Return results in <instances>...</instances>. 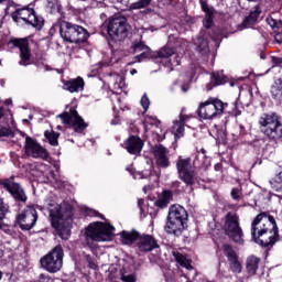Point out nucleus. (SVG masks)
I'll list each match as a JSON object with an SVG mask.
<instances>
[{"mask_svg":"<svg viewBox=\"0 0 282 282\" xmlns=\"http://www.w3.org/2000/svg\"><path fill=\"white\" fill-rule=\"evenodd\" d=\"M185 226L186 225H184V223L182 221L167 219L164 229L167 235H174V237H180V235H182V232L184 231Z\"/></svg>","mask_w":282,"mask_h":282,"instance_id":"4be33fe9","label":"nucleus"},{"mask_svg":"<svg viewBox=\"0 0 282 282\" xmlns=\"http://www.w3.org/2000/svg\"><path fill=\"white\" fill-rule=\"evenodd\" d=\"M116 228L107 223H91L86 228V239L89 241H111Z\"/></svg>","mask_w":282,"mask_h":282,"instance_id":"423d86ee","label":"nucleus"},{"mask_svg":"<svg viewBox=\"0 0 282 282\" xmlns=\"http://www.w3.org/2000/svg\"><path fill=\"white\" fill-rule=\"evenodd\" d=\"M133 52H151V48L144 43L139 42L132 46Z\"/></svg>","mask_w":282,"mask_h":282,"instance_id":"a19ab883","label":"nucleus"},{"mask_svg":"<svg viewBox=\"0 0 282 282\" xmlns=\"http://www.w3.org/2000/svg\"><path fill=\"white\" fill-rule=\"evenodd\" d=\"M152 153L159 166L166 169L171 164V162H169V156H166V148H164V145L159 144L152 147Z\"/></svg>","mask_w":282,"mask_h":282,"instance_id":"6ab92c4d","label":"nucleus"},{"mask_svg":"<svg viewBox=\"0 0 282 282\" xmlns=\"http://www.w3.org/2000/svg\"><path fill=\"white\" fill-rule=\"evenodd\" d=\"M175 54V51L173 48L163 47L158 53V58H171Z\"/></svg>","mask_w":282,"mask_h":282,"instance_id":"72a5a7b5","label":"nucleus"},{"mask_svg":"<svg viewBox=\"0 0 282 282\" xmlns=\"http://www.w3.org/2000/svg\"><path fill=\"white\" fill-rule=\"evenodd\" d=\"M139 250L140 252H151V250H155V248H160L158 245V240L152 236L145 235L139 238Z\"/></svg>","mask_w":282,"mask_h":282,"instance_id":"aec40b11","label":"nucleus"},{"mask_svg":"<svg viewBox=\"0 0 282 282\" xmlns=\"http://www.w3.org/2000/svg\"><path fill=\"white\" fill-rule=\"evenodd\" d=\"M223 252L225 257H227L228 261L237 259V253H235V250H232V247H230V245H224Z\"/></svg>","mask_w":282,"mask_h":282,"instance_id":"f704fd0d","label":"nucleus"},{"mask_svg":"<svg viewBox=\"0 0 282 282\" xmlns=\"http://www.w3.org/2000/svg\"><path fill=\"white\" fill-rule=\"evenodd\" d=\"M10 213V206L6 205L3 203V199L0 198V230L3 228V219H6V216Z\"/></svg>","mask_w":282,"mask_h":282,"instance_id":"7c9ffc66","label":"nucleus"},{"mask_svg":"<svg viewBox=\"0 0 282 282\" xmlns=\"http://www.w3.org/2000/svg\"><path fill=\"white\" fill-rule=\"evenodd\" d=\"M226 107L228 104H224L221 99L209 98L199 105L197 113L203 120H215L224 113Z\"/></svg>","mask_w":282,"mask_h":282,"instance_id":"0eeeda50","label":"nucleus"},{"mask_svg":"<svg viewBox=\"0 0 282 282\" xmlns=\"http://www.w3.org/2000/svg\"><path fill=\"white\" fill-rule=\"evenodd\" d=\"M0 280H1V272H0Z\"/></svg>","mask_w":282,"mask_h":282,"instance_id":"0e129e2a","label":"nucleus"},{"mask_svg":"<svg viewBox=\"0 0 282 282\" xmlns=\"http://www.w3.org/2000/svg\"><path fill=\"white\" fill-rule=\"evenodd\" d=\"M12 180L13 178L0 180V186L6 187L7 191H9L12 195L13 199H15V202H28V196L25 195L23 187L19 185V183H14Z\"/></svg>","mask_w":282,"mask_h":282,"instance_id":"4468645a","label":"nucleus"},{"mask_svg":"<svg viewBox=\"0 0 282 282\" xmlns=\"http://www.w3.org/2000/svg\"><path fill=\"white\" fill-rule=\"evenodd\" d=\"M251 236L256 243L263 248H272L279 241V227L274 217L265 213L259 214L251 223Z\"/></svg>","mask_w":282,"mask_h":282,"instance_id":"f257e3e1","label":"nucleus"},{"mask_svg":"<svg viewBox=\"0 0 282 282\" xmlns=\"http://www.w3.org/2000/svg\"><path fill=\"white\" fill-rule=\"evenodd\" d=\"M39 282H52V279H50V275L42 273L39 276Z\"/></svg>","mask_w":282,"mask_h":282,"instance_id":"8fccbe9b","label":"nucleus"},{"mask_svg":"<svg viewBox=\"0 0 282 282\" xmlns=\"http://www.w3.org/2000/svg\"><path fill=\"white\" fill-rule=\"evenodd\" d=\"M44 135L48 141V143L51 144V147H58V135H59L58 133L54 131H45Z\"/></svg>","mask_w":282,"mask_h":282,"instance_id":"2f4dec72","label":"nucleus"},{"mask_svg":"<svg viewBox=\"0 0 282 282\" xmlns=\"http://www.w3.org/2000/svg\"><path fill=\"white\" fill-rule=\"evenodd\" d=\"M169 65H171V67H177V65H180V59H174V61H170Z\"/></svg>","mask_w":282,"mask_h":282,"instance_id":"864d4df0","label":"nucleus"},{"mask_svg":"<svg viewBox=\"0 0 282 282\" xmlns=\"http://www.w3.org/2000/svg\"><path fill=\"white\" fill-rule=\"evenodd\" d=\"M4 113H3V108L0 107V120L1 118H3Z\"/></svg>","mask_w":282,"mask_h":282,"instance_id":"6e6d98bb","label":"nucleus"},{"mask_svg":"<svg viewBox=\"0 0 282 282\" xmlns=\"http://www.w3.org/2000/svg\"><path fill=\"white\" fill-rule=\"evenodd\" d=\"M121 242L123 246H131V243H135L140 238V232L132 230V231H122L120 234Z\"/></svg>","mask_w":282,"mask_h":282,"instance_id":"a878e982","label":"nucleus"},{"mask_svg":"<svg viewBox=\"0 0 282 282\" xmlns=\"http://www.w3.org/2000/svg\"><path fill=\"white\" fill-rule=\"evenodd\" d=\"M271 98L278 105H282V78H278L271 86Z\"/></svg>","mask_w":282,"mask_h":282,"instance_id":"b1692460","label":"nucleus"},{"mask_svg":"<svg viewBox=\"0 0 282 282\" xmlns=\"http://www.w3.org/2000/svg\"><path fill=\"white\" fill-rule=\"evenodd\" d=\"M191 120V116L186 115V109H182L178 116V119L174 121L172 127V133H174L175 139L184 137V127H186V122Z\"/></svg>","mask_w":282,"mask_h":282,"instance_id":"f3484780","label":"nucleus"},{"mask_svg":"<svg viewBox=\"0 0 282 282\" xmlns=\"http://www.w3.org/2000/svg\"><path fill=\"white\" fill-rule=\"evenodd\" d=\"M100 218H101V219H105V216L100 215Z\"/></svg>","mask_w":282,"mask_h":282,"instance_id":"680f3d73","label":"nucleus"},{"mask_svg":"<svg viewBox=\"0 0 282 282\" xmlns=\"http://www.w3.org/2000/svg\"><path fill=\"white\" fill-rule=\"evenodd\" d=\"M204 26L207 29V30H210V28H213V18H207L204 22Z\"/></svg>","mask_w":282,"mask_h":282,"instance_id":"3c124183","label":"nucleus"},{"mask_svg":"<svg viewBox=\"0 0 282 282\" xmlns=\"http://www.w3.org/2000/svg\"><path fill=\"white\" fill-rule=\"evenodd\" d=\"M153 0H138L130 4V10H142L144 8H149Z\"/></svg>","mask_w":282,"mask_h":282,"instance_id":"473e14b6","label":"nucleus"},{"mask_svg":"<svg viewBox=\"0 0 282 282\" xmlns=\"http://www.w3.org/2000/svg\"><path fill=\"white\" fill-rule=\"evenodd\" d=\"M225 232L229 239H232L236 243H243V229L239 224V215L237 213L229 212L225 216Z\"/></svg>","mask_w":282,"mask_h":282,"instance_id":"6e6552de","label":"nucleus"},{"mask_svg":"<svg viewBox=\"0 0 282 282\" xmlns=\"http://www.w3.org/2000/svg\"><path fill=\"white\" fill-rule=\"evenodd\" d=\"M175 260L177 261V263H180V265H182L183 268H186L187 270H191V263L188 262V260H186V257H184L182 253H176L174 254Z\"/></svg>","mask_w":282,"mask_h":282,"instance_id":"c9c22d12","label":"nucleus"},{"mask_svg":"<svg viewBox=\"0 0 282 282\" xmlns=\"http://www.w3.org/2000/svg\"><path fill=\"white\" fill-rule=\"evenodd\" d=\"M267 23L274 30V28H278L276 20H274L272 17L267 18Z\"/></svg>","mask_w":282,"mask_h":282,"instance_id":"de8ad7c7","label":"nucleus"},{"mask_svg":"<svg viewBox=\"0 0 282 282\" xmlns=\"http://www.w3.org/2000/svg\"><path fill=\"white\" fill-rule=\"evenodd\" d=\"M63 247L56 246L48 254L41 259L40 263L46 272L55 274L63 268Z\"/></svg>","mask_w":282,"mask_h":282,"instance_id":"1a4fd4ad","label":"nucleus"},{"mask_svg":"<svg viewBox=\"0 0 282 282\" xmlns=\"http://www.w3.org/2000/svg\"><path fill=\"white\" fill-rule=\"evenodd\" d=\"M111 124H116V121L112 120V121H111Z\"/></svg>","mask_w":282,"mask_h":282,"instance_id":"052dcab7","label":"nucleus"},{"mask_svg":"<svg viewBox=\"0 0 282 282\" xmlns=\"http://www.w3.org/2000/svg\"><path fill=\"white\" fill-rule=\"evenodd\" d=\"M149 105H151V102L149 101V97L147 95H143L141 98V107H143L144 111L149 109Z\"/></svg>","mask_w":282,"mask_h":282,"instance_id":"c03bdc74","label":"nucleus"},{"mask_svg":"<svg viewBox=\"0 0 282 282\" xmlns=\"http://www.w3.org/2000/svg\"><path fill=\"white\" fill-rule=\"evenodd\" d=\"M64 89L70 94L83 91L85 89V80L82 77L70 79L64 83Z\"/></svg>","mask_w":282,"mask_h":282,"instance_id":"5701e85b","label":"nucleus"},{"mask_svg":"<svg viewBox=\"0 0 282 282\" xmlns=\"http://www.w3.org/2000/svg\"><path fill=\"white\" fill-rule=\"evenodd\" d=\"M57 118H61L64 124H70L75 131L79 133L85 131L88 127L83 117L78 116V111L74 108H72L69 112L58 115Z\"/></svg>","mask_w":282,"mask_h":282,"instance_id":"f8f14e48","label":"nucleus"},{"mask_svg":"<svg viewBox=\"0 0 282 282\" xmlns=\"http://www.w3.org/2000/svg\"><path fill=\"white\" fill-rule=\"evenodd\" d=\"M110 280L112 282H135V278L132 274L124 275V272L122 270H120L117 274L110 273Z\"/></svg>","mask_w":282,"mask_h":282,"instance_id":"c756f323","label":"nucleus"},{"mask_svg":"<svg viewBox=\"0 0 282 282\" xmlns=\"http://www.w3.org/2000/svg\"><path fill=\"white\" fill-rule=\"evenodd\" d=\"M270 184H271L273 191L279 193V191H281V188H282V178L279 180V175H278L274 180L270 181Z\"/></svg>","mask_w":282,"mask_h":282,"instance_id":"79ce46f5","label":"nucleus"},{"mask_svg":"<svg viewBox=\"0 0 282 282\" xmlns=\"http://www.w3.org/2000/svg\"><path fill=\"white\" fill-rule=\"evenodd\" d=\"M171 199H173V194L171 191H164L161 197H159L155 202V206H159V208H166V206L171 204Z\"/></svg>","mask_w":282,"mask_h":282,"instance_id":"bb28decb","label":"nucleus"},{"mask_svg":"<svg viewBox=\"0 0 282 282\" xmlns=\"http://www.w3.org/2000/svg\"><path fill=\"white\" fill-rule=\"evenodd\" d=\"M0 138H14V131L8 127L0 126Z\"/></svg>","mask_w":282,"mask_h":282,"instance_id":"ea45409f","label":"nucleus"},{"mask_svg":"<svg viewBox=\"0 0 282 282\" xmlns=\"http://www.w3.org/2000/svg\"><path fill=\"white\" fill-rule=\"evenodd\" d=\"M167 219H171L172 221H181L186 225V221H188V213L183 206L174 205L170 208Z\"/></svg>","mask_w":282,"mask_h":282,"instance_id":"a211bd4d","label":"nucleus"},{"mask_svg":"<svg viewBox=\"0 0 282 282\" xmlns=\"http://www.w3.org/2000/svg\"><path fill=\"white\" fill-rule=\"evenodd\" d=\"M25 151L31 158H40L41 160L50 158V152L30 137L25 138Z\"/></svg>","mask_w":282,"mask_h":282,"instance_id":"2eb2a0df","label":"nucleus"},{"mask_svg":"<svg viewBox=\"0 0 282 282\" xmlns=\"http://www.w3.org/2000/svg\"><path fill=\"white\" fill-rule=\"evenodd\" d=\"M130 74H132V76H133V74H138V70L132 69V70L130 72Z\"/></svg>","mask_w":282,"mask_h":282,"instance_id":"4d7b16f0","label":"nucleus"},{"mask_svg":"<svg viewBox=\"0 0 282 282\" xmlns=\"http://www.w3.org/2000/svg\"><path fill=\"white\" fill-rule=\"evenodd\" d=\"M229 265L231 271H234L236 274H241V263L239 262V259L234 258L231 260H229Z\"/></svg>","mask_w":282,"mask_h":282,"instance_id":"e433bc0d","label":"nucleus"},{"mask_svg":"<svg viewBox=\"0 0 282 282\" xmlns=\"http://www.w3.org/2000/svg\"><path fill=\"white\" fill-rule=\"evenodd\" d=\"M200 6L204 12H207V14H210V12H213V10L208 7V3H206V1L200 0Z\"/></svg>","mask_w":282,"mask_h":282,"instance_id":"49530a36","label":"nucleus"},{"mask_svg":"<svg viewBox=\"0 0 282 282\" xmlns=\"http://www.w3.org/2000/svg\"><path fill=\"white\" fill-rule=\"evenodd\" d=\"M181 88L184 94H186V91H188V86L183 85V86H181Z\"/></svg>","mask_w":282,"mask_h":282,"instance_id":"5fc2aeb1","label":"nucleus"},{"mask_svg":"<svg viewBox=\"0 0 282 282\" xmlns=\"http://www.w3.org/2000/svg\"><path fill=\"white\" fill-rule=\"evenodd\" d=\"M272 63L274 65H282V57H272Z\"/></svg>","mask_w":282,"mask_h":282,"instance_id":"603ef678","label":"nucleus"},{"mask_svg":"<svg viewBox=\"0 0 282 282\" xmlns=\"http://www.w3.org/2000/svg\"><path fill=\"white\" fill-rule=\"evenodd\" d=\"M194 45L199 54H208V52H210V48L208 47V41L204 37H196L194 40Z\"/></svg>","mask_w":282,"mask_h":282,"instance_id":"cd10ccee","label":"nucleus"},{"mask_svg":"<svg viewBox=\"0 0 282 282\" xmlns=\"http://www.w3.org/2000/svg\"><path fill=\"white\" fill-rule=\"evenodd\" d=\"M59 34L65 43H74L75 45L85 43L89 39L87 29L68 21H62L59 23Z\"/></svg>","mask_w":282,"mask_h":282,"instance_id":"20e7f679","label":"nucleus"},{"mask_svg":"<svg viewBox=\"0 0 282 282\" xmlns=\"http://www.w3.org/2000/svg\"><path fill=\"white\" fill-rule=\"evenodd\" d=\"M6 0H0V3H3Z\"/></svg>","mask_w":282,"mask_h":282,"instance_id":"e2e57ef3","label":"nucleus"},{"mask_svg":"<svg viewBox=\"0 0 282 282\" xmlns=\"http://www.w3.org/2000/svg\"><path fill=\"white\" fill-rule=\"evenodd\" d=\"M48 213L51 224L59 237L64 240L69 239L72 234V207L66 204H51L48 205Z\"/></svg>","mask_w":282,"mask_h":282,"instance_id":"f03ea898","label":"nucleus"},{"mask_svg":"<svg viewBox=\"0 0 282 282\" xmlns=\"http://www.w3.org/2000/svg\"><path fill=\"white\" fill-rule=\"evenodd\" d=\"M12 45H14V47H19L20 50V62L19 65H22L23 67H28V65H30V58H31V54H30V44L28 43V40H12L11 41Z\"/></svg>","mask_w":282,"mask_h":282,"instance_id":"dca6fc26","label":"nucleus"},{"mask_svg":"<svg viewBox=\"0 0 282 282\" xmlns=\"http://www.w3.org/2000/svg\"><path fill=\"white\" fill-rule=\"evenodd\" d=\"M259 14H261V10L259 7H257L253 11L250 12V14L245 19L242 25L245 28H248L249 25H254L257 23V20L259 19Z\"/></svg>","mask_w":282,"mask_h":282,"instance_id":"c85d7f7f","label":"nucleus"},{"mask_svg":"<svg viewBox=\"0 0 282 282\" xmlns=\"http://www.w3.org/2000/svg\"><path fill=\"white\" fill-rule=\"evenodd\" d=\"M1 25H3V22H1V20H0V28H1Z\"/></svg>","mask_w":282,"mask_h":282,"instance_id":"bf43d9fd","label":"nucleus"},{"mask_svg":"<svg viewBox=\"0 0 282 282\" xmlns=\"http://www.w3.org/2000/svg\"><path fill=\"white\" fill-rule=\"evenodd\" d=\"M129 22L124 17L113 18L108 23V35L112 41H124L129 36Z\"/></svg>","mask_w":282,"mask_h":282,"instance_id":"9d476101","label":"nucleus"},{"mask_svg":"<svg viewBox=\"0 0 282 282\" xmlns=\"http://www.w3.org/2000/svg\"><path fill=\"white\" fill-rule=\"evenodd\" d=\"M11 18L14 23L19 25H32L35 30H43L45 23L43 17L36 14V11L30 7L17 8L15 11L11 13Z\"/></svg>","mask_w":282,"mask_h":282,"instance_id":"39448f33","label":"nucleus"},{"mask_svg":"<svg viewBox=\"0 0 282 282\" xmlns=\"http://www.w3.org/2000/svg\"><path fill=\"white\" fill-rule=\"evenodd\" d=\"M124 148L127 149L128 153H131V155H138V153L142 151V139L132 135L126 141Z\"/></svg>","mask_w":282,"mask_h":282,"instance_id":"412c9836","label":"nucleus"},{"mask_svg":"<svg viewBox=\"0 0 282 282\" xmlns=\"http://www.w3.org/2000/svg\"><path fill=\"white\" fill-rule=\"evenodd\" d=\"M259 263H261V258H258L257 256L248 257L246 261L247 273L251 276L257 274V270H259Z\"/></svg>","mask_w":282,"mask_h":282,"instance_id":"393cba45","label":"nucleus"},{"mask_svg":"<svg viewBox=\"0 0 282 282\" xmlns=\"http://www.w3.org/2000/svg\"><path fill=\"white\" fill-rule=\"evenodd\" d=\"M176 167L182 182L187 186H193L195 184V170L191 163V159L180 156L176 161Z\"/></svg>","mask_w":282,"mask_h":282,"instance_id":"9b49d317","label":"nucleus"},{"mask_svg":"<svg viewBox=\"0 0 282 282\" xmlns=\"http://www.w3.org/2000/svg\"><path fill=\"white\" fill-rule=\"evenodd\" d=\"M17 219L22 230H32L36 225L39 216L34 207L28 206L21 214L18 215Z\"/></svg>","mask_w":282,"mask_h":282,"instance_id":"ddd939ff","label":"nucleus"},{"mask_svg":"<svg viewBox=\"0 0 282 282\" xmlns=\"http://www.w3.org/2000/svg\"><path fill=\"white\" fill-rule=\"evenodd\" d=\"M135 180H147V177H151L150 171L139 172L135 174Z\"/></svg>","mask_w":282,"mask_h":282,"instance_id":"37998d69","label":"nucleus"},{"mask_svg":"<svg viewBox=\"0 0 282 282\" xmlns=\"http://www.w3.org/2000/svg\"><path fill=\"white\" fill-rule=\"evenodd\" d=\"M260 133L269 140L282 138V118L275 112L262 113L258 119Z\"/></svg>","mask_w":282,"mask_h":282,"instance_id":"7ed1b4c3","label":"nucleus"},{"mask_svg":"<svg viewBox=\"0 0 282 282\" xmlns=\"http://www.w3.org/2000/svg\"><path fill=\"white\" fill-rule=\"evenodd\" d=\"M212 78L215 85H224V83H226V76H224L223 72L214 73Z\"/></svg>","mask_w":282,"mask_h":282,"instance_id":"4c0bfd02","label":"nucleus"},{"mask_svg":"<svg viewBox=\"0 0 282 282\" xmlns=\"http://www.w3.org/2000/svg\"><path fill=\"white\" fill-rule=\"evenodd\" d=\"M20 135H22L23 138H25V133H24V132H20Z\"/></svg>","mask_w":282,"mask_h":282,"instance_id":"13d9d810","label":"nucleus"},{"mask_svg":"<svg viewBox=\"0 0 282 282\" xmlns=\"http://www.w3.org/2000/svg\"><path fill=\"white\" fill-rule=\"evenodd\" d=\"M240 195H241V191H239V188H232L231 189L232 199H239Z\"/></svg>","mask_w":282,"mask_h":282,"instance_id":"09e8293b","label":"nucleus"},{"mask_svg":"<svg viewBox=\"0 0 282 282\" xmlns=\"http://www.w3.org/2000/svg\"><path fill=\"white\" fill-rule=\"evenodd\" d=\"M215 131H216V139L219 142H225L226 141V128H224V127H216Z\"/></svg>","mask_w":282,"mask_h":282,"instance_id":"58836bf2","label":"nucleus"},{"mask_svg":"<svg viewBox=\"0 0 282 282\" xmlns=\"http://www.w3.org/2000/svg\"><path fill=\"white\" fill-rule=\"evenodd\" d=\"M149 52L150 51H143L140 55H137L135 58L138 59V62H142L144 61V58H149Z\"/></svg>","mask_w":282,"mask_h":282,"instance_id":"a18cd8bd","label":"nucleus"}]
</instances>
